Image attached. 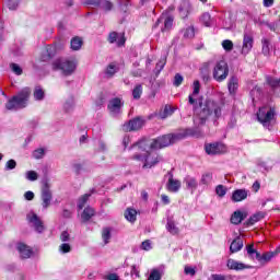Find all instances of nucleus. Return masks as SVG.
Here are the masks:
<instances>
[{
    "mask_svg": "<svg viewBox=\"0 0 280 280\" xmlns=\"http://www.w3.org/2000/svg\"><path fill=\"white\" fill-rule=\"evenodd\" d=\"M194 124L195 127L192 128L179 129L177 132L159 136L154 140L152 148H170V145H174V143H178V141H183L187 137H200L202 135V128L200 127L205 125H199L196 119H194Z\"/></svg>",
    "mask_w": 280,
    "mask_h": 280,
    "instance_id": "f257e3e1",
    "label": "nucleus"
},
{
    "mask_svg": "<svg viewBox=\"0 0 280 280\" xmlns=\"http://www.w3.org/2000/svg\"><path fill=\"white\" fill-rule=\"evenodd\" d=\"M200 113L197 118H195V124H198L199 126H205L207 124V119L211 117V115H214L215 119H220L222 117V107L220 106V103L211 100H202L201 104L197 103V108L192 109L194 113L199 110Z\"/></svg>",
    "mask_w": 280,
    "mask_h": 280,
    "instance_id": "f03ea898",
    "label": "nucleus"
},
{
    "mask_svg": "<svg viewBox=\"0 0 280 280\" xmlns=\"http://www.w3.org/2000/svg\"><path fill=\"white\" fill-rule=\"evenodd\" d=\"M30 95V88L22 89L5 103V110H12L16 113V110H23V108H27Z\"/></svg>",
    "mask_w": 280,
    "mask_h": 280,
    "instance_id": "7ed1b4c3",
    "label": "nucleus"
},
{
    "mask_svg": "<svg viewBox=\"0 0 280 280\" xmlns=\"http://www.w3.org/2000/svg\"><path fill=\"white\" fill-rule=\"evenodd\" d=\"M52 71H61L65 78H69V75H73L75 73V69H78V63L73 60H68L63 58H58L51 63Z\"/></svg>",
    "mask_w": 280,
    "mask_h": 280,
    "instance_id": "20e7f679",
    "label": "nucleus"
},
{
    "mask_svg": "<svg viewBox=\"0 0 280 280\" xmlns=\"http://www.w3.org/2000/svg\"><path fill=\"white\" fill-rule=\"evenodd\" d=\"M277 115V109L271 104H266L261 106L257 112V119L260 124H262L264 128H268L271 130L272 125L270 121L275 119Z\"/></svg>",
    "mask_w": 280,
    "mask_h": 280,
    "instance_id": "39448f33",
    "label": "nucleus"
},
{
    "mask_svg": "<svg viewBox=\"0 0 280 280\" xmlns=\"http://www.w3.org/2000/svg\"><path fill=\"white\" fill-rule=\"evenodd\" d=\"M133 161H140L143 163L142 170H152V167H156L161 161H163V158L160 155H156L155 158H152L150 161V152H147L144 154H135L132 155Z\"/></svg>",
    "mask_w": 280,
    "mask_h": 280,
    "instance_id": "423d86ee",
    "label": "nucleus"
},
{
    "mask_svg": "<svg viewBox=\"0 0 280 280\" xmlns=\"http://www.w3.org/2000/svg\"><path fill=\"white\" fill-rule=\"evenodd\" d=\"M49 185V177L44 176L42 178V207L43 209H48L49 205H51V189Z\"/></svg>",
    "mask_w": 280,
    "mask_h": 280,
    "instance_id": "0eeeda50",
    "label": "nucleus"
},
{
    "mask_svg": "<svg viewBox=\"0 0 280 280\" xmlns=\"http://www.w3.org/2000/svg\"><path fill=\"white\" fill-rule=\"evenodd\" d=\"M212 75L217 82H224L229 78V63L224 60L218 61L213 68Z\"/></svg>",
    "mask_w": 280,
    "mask_h": 280,
    "instance_id": "6e6552de",
    "label": "nucleus"
},
{
    "mask_svg": "<svg viewBox=\"0 0 280 280\" xmlns=\"http://www.w3.org/2000/svg\"><path fill=\"white\" fill-rule=\"evenodd\" d=\"M145 126V118L143 116H137L122 125L124 132H137Z\"/></svg>",
    "mask_w": 280,
    "mask_h": 280,
    "instance_id": "1a4fd4ad",
    "label": "nucleus"
},
{
    "mask_svg": "<svg viewBox=\"0 0 280 280\" xmlns=\"http://www.w3.org/2000/svg\"><path fill=\"white\" fill-rule=\"evenodd\" d=\"M205 152L208 156H220V154H226V144L222 142L206 143Z\"/></svg>",
    "mask_w": 280,
    "mask_h": 280,
    "instance_id": "9d476101",
    "label": "nucleus"
},
{
    "mask_svg": "<svg viewBox=\"0 0 280 280\" xmlns=\"http://www.w3.org/2000/svg\"><path fill=\"white\" fill-rule=\"evenodd\" d=\"M192 93L188 95V104L189 106H192V110H196L198 108V104H202V100H205V96H199L197 98L196 95L200 94V81L196 80L192 83Z\"/></svg>",
    "mask_w": 280,
    "mask_h": 280,
    "instance_id": "9b49d317",
    "label": "nucleus"
},
{
    "mask_svg": "<svg viewBox=\"0 0 280 280\" xmlns=\"http://www.w3.org/2000/svg\"><path fill=\"white\" fill-rule=\"evenodd\" d=\"M161 23H163L161 27L163 34H165V32H172V27H174V15L160 16L154 23L153 30H156Z\"/></svg>",
    "mask_w": 280,
    "mask_h": 280,
    "instance_id": "f8f14e48",
    "label": "nucleus"
},
{
    "mask_svg": "<svg viewBox=\"0 0 280 280\" xmlns=\"http://www.w3.org/2000/svg\"><path fill=\"white\" fill-rule=\"evenodd\" d=\"M255 38L250 35V33L244 32L243 46L242 48L238 46V51L242 54V56H248V54H250L253 50Z\"/></svg>",
    "mask_w": 280,
    "mask_h": 280,
    "instance_id": "ddd939ff",
    "label": "nucleus"
},
{
    "mask_svg": "<svg viewBox=\"0 0 280 280\" xmlns=\"http://www.w3.org/2000/svg\"><path fill=\"white\" fill-rule=\"evenodd\" d=\"M156 139H159V137H156L155 139H152L151 142L150 140L143 138L139 141H137L136 143H133L131 147H129V150H132V148H139V150H141V152H148V150H163L164 148H152V145L154 144V141H156Z\"/></svg>",
    "mask_w": 280,
    "mask_h": 280,
    "instance_id": "4468645a",
    "label": "nucleus"
},
{
    "mask_svg": "<svg viewBox=\"0 0 280 280\" xmlns=\"http://www.w3.org/2000/svg\"><path fill=\"white\" fill-rule=\"evenodd\" d=\"M124 108V98L121 97H114L109 100L107 104V109L112 115H121V109Z\"/></svg>",
    "mask_w": 280,
    "mask_h": 280,
    "instance_id": "2eb2a0df",
    "label": "nucleus"
},
{
    "mask_svg": "<svg viewBox=\"0 0 280 280\" xmlns=\"http://www.w3.org/2000/svg\"><path fill=\"white\" fill-rule=\"evenodd\" d=\"M226 268L229 270H235L236 272H242V270H252V268H255V267L250 265H246L233 258H230L226 260Z\"/></svg>",
    "mask_w": 280,
    "mask_h": 280,
    "instance_id": "dca6fc26",
    "label": "nucleus"
},
{
    "mask_svg": "<svg viewBox=\"0 0 280 280\" xmlns=\"http://www.w3.org/2000/svg\"><path fill=\"white\" fill-rule=\"evenodd\" d=\"M177 10H178L179 16L184 21H187L191 12H194V7H191V2L189 0H182Z\"/></svg>",
    "mask_w": 280,
    "mask_h": 280,
    "instance_id": "f3484780",
    "label": "nucleus"
},
{
    "mask_svg": "<svg viewBox=\"0 0 280 280\" xmlns=\"http://www.w3.org/2000/svg\"><path fill=\"white\" fill-rule=\"evenodd\" d=\"M27 220L30 224L35 229L36 233H45V223H43V220L38 217V214L32 212L31 214H27Z\"/></svg>",
    "mask_w": 280,
    "mask_h": 280,
    "instance_id": "a211bd4d",
    "label": "nucleus"
},
{
    "mask_svg": "<svg viewBox=\"0 0 280 280\" xmlns=\"http://www.w3.org/2000/svg\"><path fill=\"white\" fill-rule=\"evenodd\" d=\"M15 248L19 252L21 259H30L34 256V249L30 248V246L23 242H18Z\"/></svg>",
    "mask_w": 280,
    "mask_h": 280,
    "instance_id": "6ab92c4d",
    "label": "nucleus"
},
{
    "mask_svg": "<svg viewBox=\"0 0 280 280\" xmlns=\"http://www.w3.org/2000/svg\"><path fill=\"white\" fill-rule=\"evenodd\" d=\"M264 218H266V212H264V211H258V212L252 214V215L243 223V226H245L246 229H248V226H253V225L257 224V222H261V220H264Z\"/></svg>",
    "mask_w": 280,
    "mask_h": 280,
    "instance_id": "aec40b11",
    "label": "nucleus"
},
{
    "mask_svg": "<svg viewBox=\"0 0 280 280\" xmlns=\"http://www.w3.org/2000/svg\"><path fill=\"white\" fill-rule=\"evenodd\" d=\"M108 43H110V45H115V43L117 44V47H124V45H126V36H124V34L119 37V33L117 32H110L108 34Z\"/></svg>",
    "mask_w": 280,
    "mask_h": 280,
    "instance_id": "412c9836",
    "label": "nucleus"
},
{
    "mask_svg": "<svg viewBox=\"0 0 280 280\" xmlns=\"http://www.w3.org/2000/svg\"><path fill=\"white\" fill-rule=\"evenodd\" d=\"M248 218V212H243L241 210H236L231 215L230 222L231 224H234L235 226H238L241 222H244V220Z\"/></svg>",
    "mask_w": 280,
    "mask_h": 280,
    "instance_id": "4be33fe9",
    "label": "nucleus"
},
{
    "mask_svg": "<svg viewBox=\"0 0 280 280\" xmlns=\"http://www.w3.org/2000/svg\"><path fill=\"white\" fill-rule=\"evenodd\" d=\"M249 191L247 189H236L232 192L231 200L232 202H242L248 198Z\"/></svg>",
    "mask_w": 280,
    "mask_h": 280,
    "instance_id": "5701e85b",
    "label": "nucleus"
},
{
    "mask_svg": "<svg viewBox=\"0 0 280 280\" xmlns=\"http://www.w3.org/2000/svg\"><path fill=\"white\" fill-rule=\"evenodd\" d=\"M237 89H240V79H237V75H232L228 82L230 95H236Z\"/></svg>",
    "mask_w": 280,
    "mask_h": 280,
    "instance_id": "b1692460",
    "label": "nucleus"
},
{
    "mask_svg": "<svg viewBox=\"0 0 280 280\" xmlns=\"http://www.w3.org/2000/svg\"><path fill=\"white\" fill-rule=\"evenodd\" d=\"M163 275H165V266L161 265L160 267L151 270L147 280H161L163 279Z\"/></svg>",
    "mask_w": 280,
    "mask_h": 280,
    "instance_id": "393cba45",
    "label": "nucleus"
},
{
    "mask_svg": "<svg viewBox=\"0 0 280 280\" xmlns=\"http://www.w3.org/2000/svg\"><path fill=\"white\" fill-rule=\"evenodd\" d=\"M184 183H186V189L191 194H195L196 189H198V179L196 177L187 175L184 178Z\"/></svg>",
    "mask_w": 280,
    "mask_h": 280,
    "instance_id": "a878e982",
    "label": "nucleus"
},
{
    "mask_svg": "<svg viewBox=\"0 0 280 280\" xmlns=\"http://www.w3.org/2000/svg\"><path fill=\"white\" fill-rule=\"evenodd\" d=\"M249 96L253 104H255L256 102H259V100L264 98V90L256 85L249 91Z\"/></svg>",
    "mask_w": 280,
    "mask_h": 280,
    "instance_id": "bb28decb",
    "label": "nucleus"
},
{
    "mask_svg": "<svg viewBox=\"0 0 280 280\" xmlns=\"http://www.w3.org/2000/svg\"><path fill=\"white\" fill-rule=\"evenodd\" d=\"M221 30H225L226 32H231V30H235V21L231 13L228 15V18L222 20Z\"/></svg>",
    "mask_w": 280,
    "mask_h": 280,
    "instance_id": "cd10ccee",
    "label": "nucleus"
},
{
    "mask_svg": "<svg viewBox=\"0 0 280 280\" xmlns=\"http://www.w3.org/2000/svg\"><path fill=\"white\" fill-rule=\"evenodd\" d=\"M244 248V241L242 237L236 236L230 245V253H240Z\"/></svg>",
    "mask_w": 280,
    "mask_h": 280,
    "instance_id": "c85d7f7f",
    "label": "nucleus"
},
{
    "mask_svg": "<svg viewBox=\"0 0 280 280\" xmlns=\"http://www.w3.org/2000/svg\"><path fill=\"white\" fill-rule=\"evenodd\" d=\"M95 8H100V10H103V12L108 13L112 12L115 4H113V2L109 0H100Z\"/></svg>",
    "mask_w": 280,
    "mask_h": 280,
    "instance_id": "c756f323",
    "label": "nucleus"
},
{
    "mask_svg": "<svg viewBox=\"0 0 280 280\" xmlns=\"http://www.w3.org/2000/svg\"><path fill=\"white\" fill-rule=\"evenodd\" d=\"M83 43L84 42L80 36L72 37L70 40V49H72V51H80V49H82Z\"/></svg>",
    "mask_w": 280,
    "mask_h": 280,
    "instance_id": "7c9ffc66",
    "label": "nucleus"
},
{
    "mask_svg": "<svg viewBox=\"0 0 280 280\" xmlns=\"http://www.w3.org/2000/svg\"><path fill=\"white\" fill-rule=\"evenodd\" d=\"M167 191H172L173 194H176L180 189V180L178 179H171L166 184Z\"/></svg>",
    "mask_w": 280,
    "mask_h": 280,
    "instance_id": "2f4dec72",
    "label": "nucleus"
},
{
    "mask_svg": "<svg viewBox=\"0 0 280 280\" xmlns=\"http://www.w3.org/2000/svg\"><path fill=\"white\" fill-rule=\"evenodd\" d=\"M245 250L249 259H253V260L256 259V261L258 260L260 253L257 252V249H255L254 245H246Z\"/></svg>",
    "mask_w": 280,
    "mask_h": 280,
    "instance_id": "473e14b6",
    "label": "nucleus"
},
{
    "mask_svg": "<svg viewBox=\"0 0 280 280\" xmlns=\"http://www.w3.org/2000/svg\"><path fill=\"white\" fill-rule=\"evenodd\" d=\"M280 253V246L276 249V252H269V253H265V254H259V258L257 261H270L272 259V257H275V255H279Z\"/></svg>",
    "mask_w": 280,
    "mask_h": 280,
    "instance_id": "72a5a7b5",
    "label": "nucleus"
},
{
    "mask_svg": "<svg viewBox=\"0 0 280 280\" xmlns=\"http://www.w3.org/2000/svg\"><path fill=\"white\" fill-rule=\"evenodd\" d=\"M125 218L128 222L135 224V222H137V210L132 208H127L125 211Z\"/></svg>",
    "mask_w": 280,
    "mask_h": 280,
    "instance_id": "f704fd0d",
    "label": "nucleus"
},
{
    "mask_svg": "<svg viewBox=\"0 0 280 280\" xmlns=\"http://www.w3.org/2000/svg\"><path fill=\"white\" fill-rule=\"evenodd\" d=\"M93 215H95V210L88 206L81 214L82 222H89Z\"/></svg>",
    "mask_w": 280,
    "mask_h": 280,
    "instance_id": "c9c22d12",
    "label": "nucleus"
},
{
    "mask_svg": "<svg viewBox=\"0 0 280 280\" xmlns=\"http://www.w3.org/2000/svg\"><path fill=\"white\" fill-rule=\"evenodd\" d=\"M34 98L36 102H43L45 100V90H43V86L36 85L34 89Z\"/></svg>",
    "mask_w": 280,
    "mask_h": 280,
    "instance_id": "e433bc0d",
    "label": "nucleus"
},
{
    "mask_svg": "<svg viewBox=\"0 0 280 280\" xmlns=\"http://www.w3.org/2000/svg\"><path fill=\"white\" fill-rule=\"evenodd\" d=\"M210 279L211 280H237V276L212 273Z\"/></svg>",
    "mask_w": 280,
    "mask_h": 280,
    "instance_id": "4c0bfd02",
    "label": "nucleus"
},
{
    "mask_svg": "<svg viewBox=\"0 0 280 280\" xmlns=\"http://www.w3.org/2000/svg\"><path fill=\"white\" fill-rule=\"evenodd\" d=\"M212 180H213V173H205L201 175L199 185H205L206 187H208V185H211Z\"/></svg>",
    "mask_w": 280,
    "mask_h": 280,
    "instance_id": "58836bf2",
    "label": "nucleus"
},
{
    "mask_svg": "<svg viewBox=\"0 0 280 280\" xmlns=\"http://www.w3.org/2000/svg\"><path fill=\"white\" fill-rule=\"evenodd\" d=\"M166 231H168L171 235H178V229L172 219H167Z\"/></svg>",
    "mask_w": 280,
    "mask_h": 280,
    "instance_id": "ea45409f",
    "label": "nucleus"
},
{
    "mask_svg": "<svg viewBox=\"0 0 280 280\" xmlns=\"http://www.w3.org/2000/svg\"><path fill=\"white\" fill-rule=\"evenodd\" d=\"M171 115H174V107L165 105L164 109L160 112V119H167Z\"/></svg>",
    "mask_w": 280,
    "mask_h": 280,
    "instance_id": "a19ab883",
    "label": "nucleus"
},
{
    "mask_svg": "<svg viewBox=\"0 0 280 280\" xmlns=\"http://www.w3.org/2000/svg\"><path fill=\"white\" fill-rule=\"evenodd\" d=\"M141 95H143V85L139 83L132 90V97L133 100H141Z\"/></svg>",
    "mask_w": 280,
    "mask_h": 280,
    "instance_id": "79ce46f5",
    "label": "nucleus"
},
{
    "mask_svg": "<svg viewBox=\"0 0 280 280\" xmlns=\"http://www.w3.org/2000/svg\"><path fill=\"white\" fill-rule=\"evenodd\" d=\"M261 54H264L265 56H270V39L264 37L261 39Z\"/></svg>",
    "mask_w": 280,
    "mask_h": 280,
    "instance_id": "37998d69",
    "label": "nucleus"
},
{
    "mask_svg": "<svg viewBox=\"0 0 280 280\" xmlns=\"http://www.w3.org/2000/svg\"><path fill=\"white\" fill-rule=\"evenodd\" d=\"M112 231H113L112 228H104L103 229L102 237H103L104 244H109L110 237H113Z\"/></svg>",
    "mask_w": 280,
    "mask_h": 280,
    "instance_id": "c03bdc74",
    "label": "nucleus"
},
{
    "mask_svg": "<svg viewBox=\"0 0 280 280\" xmlns=\"http://www.w3.org/2000/svg\"><path fill=\"white\" fill-rule=\"evenodd\" d=\"M74 106H75V100L73 98V96H70L63 104V109L66 113H71Z\"/></svg>",
    "mask_w": 280,
    "mask_h": 280,
    "instance_id": "a18cd8bd",
    "label": "nucleus"
},
{
    "mask_svg": "<svg viewBox=\"0 0 280 280\" xmlns=\"http://www.w3.org/2000/svg\"><path fill=\"white\" fill-rule=\"evenodd\" d=\"M184 38H194L196 36V28L194 26H188L182 31Z\"/></svg>",
    "mask_w": 280,
    "mask_h": 280,
    "instance_id": "49530a36",
    "label": "nucleus"
},
{
    "mask_svg": "<svg viewBox=\"0 0 280 280\" xmlns=\"http://www.w3.org/2000/svg\"><path fill=\"white\" fill-rule=\"evenodd\" d=\"M89 198H91V194H85L79 198V200H78L79 211H82V209H84V205H86V202H89Z\"/></svg>",
    "mask_w": 280,
    "mask_h": 280,
    "instance_id": "de8ad7c7",
    "label": "nucleus"
},
{
    "mask_svg": "<svg viewBox=\"0 0 280 280\" xmlns=\"http://www.w3.org/2000/svg\"><path fill=\"white\" fill-rule=\"evenodd\" d=\"M201 23L206 26V27H211V25H213V22L211 21V14H209V12L203 13L201 15Z\"/></svg>",
    "mask_w": 280,
    "mask_h": 280,
    "instance_id": "09e8293b",
    "label": "nucleus"
},
{
    "mask_svg": "<svg viewBox=\"0 0 280 280\" xmlns=\"http://www.w3.org/2000/svg\"><path fill=\"white\" fill-rule=\"evenodd\" d=\"M46 152H47V151L45 150V148L35 149V150L33 151V159H36V160L44 159Z\"/></svg>",
    "mask_w": 280,
    "mask_h": 280,
    "instance_id": "8fccbe9b",
    "label": "nucleus"
},
{
    "mask_svg": "<svg viewBox=\"0 0 280 280\" xmlns=\"http://www.w3.org/2000/svg\"><path fill=\"white\" fill-rule=\"evenodd\" d=\"M10 69L12 73H14L15 75H23V68H21L19 63H15V62L10 63Z\"/></svg>",
    "mask_w": 280,
    "mask_h": 280,
    "instance_id": "3c124183",
    "label": "nucleus"
},
{
    "mask_svg": "<svg viewBox=\"0 0 280 280\" xmlns=\"http://www.w3.org/2000/svg\"><path fill=\"white\" fill-rule=\"evenodd\" d=\"M228 189L224 185L220 184L215 187V194L219 196V198H224L226 196Z\"/></svg>",
    "mask_w": 280,
    "mask_h": 280,
    "instance_id": "603ef678",
    "label": "nucleus"
},
{
    "mask_svg": "<svg viewBox=\"0 0 280 280\" xmlns=\"http://www.w3.org/2000/svg\"><path fill=\"white\" fill-rule=\"evenodd\" d=\"M26 180H31V183H34V180H38V173L36 171H27L25 173Z\"/></svg>",
    "mask_w": 280,
    "mask_h": 280,
    "instance_id": "864d4df0",
    "label": "nucleus"
},
{
    "mask_svg": "<svg viewBox=\"0 0 280 280\" xmlns=\"http://www.w3.org/2000/svg\"><path fill=\"white\" fill-rule=\"evenodd\" d=\"M163 69H165V62L159 61L153 70V73H155V78H159V75H161V71H163Z\"/></svg>",
    "mask_w": 280,
    "mask_h": 280,
    "instance_id": "5fc2aeb1",
    "label": "nucleus"
},
{
    "mask_svg": "<svg viewBox=\"0 0 280 280\" xmlns=\"http://www.w3.org/2000/svg\"><path fill=\"white\" fill-rule=\"evenodd\" d=\"M16 170V160H9L4 165V172Z\"/></svg>",
    "mask_w": 280,
    "mask_h": 280,
    "instance_id": "6e6d98bb",
    "label": "nucleus"
},
{
    "mask_svg": "<svg viewBox=\"0 0 280 280\" xmlns=\"http://www.w3.org/2000/svg\"><path fill=\"white\" fill-rule=\"evenodd\" d=\"M185 81V78L180 73H176L174 79H173V85L175 86H180L183 82Z\"/></svg>",
    "mask_w": 280,
    "mask_h": 280,
    "instance_id": "4d7b16f0",
    "label": "nucleus"
},
{
    "mask_svg": "<svg viewBox=\"0 0 280 280\" xmlns=\"http://www.w3.org/2000/svg\"><path fill=\"white\" fill-rule=\"evenodd\" d=\"M20 3L21 0H7V8L10 10H16Z\"/></svg>",
    "mask_w": 280,
    "mask_h": 280,
    "instance_id": "13d9d810",
    "label": "nucleus"
},
{
    "mask_svg": "<svg viewBox=\"0 0 280 280\" xmlns=\"http://www.w3.org/2000/svg\"><path fill=\"white\" fill-rule=\"evenodd\" d=\"M105 73H106V75H109L110 78H113V75H115L117 73V66L110 63L109 66H107Z\"/></svg>",
    "mask_w": 280,
    "mask_h": 280,
    "instance_id": "bf43d9fd",
    "label": "nucleus"
},
{
    "mask_svg": "<svg viewBox=\"0 0 280 280\" xmlns=\"http://www.w3.org/2000/svg\"><path fill=\"white\" fill-rule=\"evenodd\" d=\"M129 3L130 1L128 0H120L118 3L120 12H124V14H126V12H128Z\"/></svg>",
    "mask_w": 280,
    "mask_h": 280,
    "instance_id": "052dcab7",
    "label": "nucleus"
},
{
    "mask_svg": "<svg viewBox=\"0 0 280 280\" xmlns=\"http://www.w3.org/2000/svg\"><path fill=\"white\" fill-rule=\"evenodd\" d=\"M222 47L225 51H233V42L231 39H225L222 42Z\"/></svg>",
    "mask_w": 280,
    "mask_h": 280,
    "instance_id": "680f3d73",
    "label": "nucleus"
},
{
    "mask_svg": "<svg viewBox=\"0 0 280 280\" xmlns=\"http://www.w3.org/2000/svg\"><path fill=\"white\" fill-rule=\"evenodd\" d=\"M12 209H14V202L2 203V211H4L5 213H12Z\"/></svg>",
    "mask_w": 280,
    "mask_h": 280,
    "instance_id": "e2e57ef3",
    "label": "nucleus"
},
{
    "mask_svg": "<svg viewBox=\"0 0 280 280\" xmlns=\"http://www.w3.org/2000/svg\"><path fill=\"white\" fill-rule=\"evenodd\" d=\"M257 167H259L262 174H266L267 172H270V170H272L270 166H268V164H266V162H258Z\"/></svg>",
    "mask_w": 280,
    "mask_h": 280,
    "instance_id": "0e129e2a",
    "label": "nucleus"
},
{
    "mask_svg": "<svg viewBox=\"0 0 280 280\" xmlns=\"http://www.w3.org/2000/svg\"><path fill=\"white\" fill-rule=\"evenodd\" d=\"M279 25H280L279 20L276 22L266 23V27H268L270 32H277V30H279Z\"/></svg>",
    "mask_w": 280,
    "mask_h": 280,
    "instance_id": "69168bd1",
    "label": "nucleus"
},
{
    "mask_svg": "<svg viewBox=\"0 0 280 280\" xmlns=\"http://www.w3.org/2000/svg\"><path fill=\"white\" fill-rule=\"evenodd\" d=\"M141 250H152V241L145 240L140 245Z\"/></svg>",
    "mask_w": 280,
    "mask_h": 280,
    "instance_id": "338daca9",
    "label": "nucleus"
},
{
    "mask_svg": "<svg viewBox=\"0 0 280 280\" xmlns=\"http://www.w3.org/2000/svg\"><path fill=\"white\" fill-rule=\"evenodd\" d=\"M184 272H185V275H188L189 277H196V267L185 266Z\"/></svg>",
    "mask_w": 280,
    "mask_h": 280,
    "instance_id": "774afa93",
    "label": "nucleus"
}]
</instances>
